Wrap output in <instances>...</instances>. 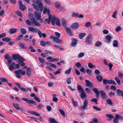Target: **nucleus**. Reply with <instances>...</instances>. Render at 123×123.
Returning a JSON list of instances; mask_svg holds the SVG:
<instances>
[{"label":"nucleus","mask_w":123,"mask_h":123,"mask_svg":"<svg viewBox=\"0 0 123 123\" xmlns=\"http://www.w3.org/2000/svg\"><path fill=\"white\" fill-rule=\"evenodd\" d=\"M33 2L34 3L32 4L33 6L34 9L36 10L34 12L35 17L42 23L43 19L41 18V12L43 10V5L39 0H33Z\"/></svg>","instance_id":"f257e3e1"},{"label":"nucleus","mask_w":123,"mask_h":123,"mask_svg":"<svg viewBox=\"0 0 123 123\" xmlns=\"http://www.w3.org/2000/svg\"><path fill=\"white\" fill-rule=\"evenodd\" d=\"M30 20L31 21L29 20H26V23L27 25H34L37 26H41V24L34 18H30Z\"/></svg>","instance_id":"f03ea898"},{"label":"nucleus","mask_w":123,"mask_h":123,"mask_svg":"<svg viewBox=\"0 0 123 123\" xmlns=\"http://www.w3.org/2000/svg\"><path fill=\"white\" fill-rule=\"evenodd\" d=\"M28 30L29 31L34 33H38L39 37H42V32L39 29L33 27H30L28 28Z\"/></svg>","instance_id":"7ed1b4c3"},{"label":"nucleus","mask_w":123,"mask_h":123,"mask_svg":"<svg viewBox=\"0 0 123 123\" xmlns=\"http://www.w3.org/2000/svg\"><path fill=\"white\" fill-rule=\"evenodd\" d=\"M88 100L86 99L84 100L83 105H82L79 107V109L81 111H83L84 110L86 109L87 108Z\"/></svg>","instance_id":"20e7f679"},{"label":"nucleus","mask_w":123,"mask_h":123,"mask_svg":"<svg viewBox=\"0 0 123 123\" xmlns=\"http://www.w3.org/2000/svg\"><path fill=\"white\" fill-rule=\"evenodd\" d=\"M49 38L53 40V41L58 43H62V40H60L59 38L57 37L52 35L50 36Z\"/></svg>","instance_id":"39448f33"},{"label":"nucleus","mask_w":123,"mask_h":123,"mask_svg":"<svg viewBox=\"0 0 123 123\" xmlns=\"http://www.w3.org/2000/svg\"><path fill=\"white\" fill-rule=\"evenodd\" d=\"M21 99L22 100L25 101L31 106V104H33L34 105L37 104L36 102L35 101L29 100L27 98H22Z\"/></svg>","instance_id":"423d86ee"},{"label":"nucleus","mask_w":123,"mask_h":123,"mask_svg":"<svg viewBox=\"0 0 123 123\" xmlns=\"http://www.w3.org/2000/svg\"><path fill=\"white\" fill-rule=\"evenodd\" d=\"M103 82L104 84H112L115 85H117V83L115 82L111 79L108 80L105 79H103Z\"/></svg>","instance_id":"0eeeda50"},{"label":"nucleus","mask_w":123,"mask_h":123,"mask_svg":"<svg viewBox=\"0 0 123 123\" xmlns=\"http://www.w3.org/2000/svg\"><path fill=\"white\" fill-rule=\"evenodd\" d=\"M92 36L89 35L86 37L85 42L86 45H90L92 43Z\"/></svg>","instance_id":"6e6552de"},{"label":"nucleus","mask_w":123,"mask_h":123,"mask_svg":"<svg viewBox=\"0 0 123 123\" xmlns=\"http://www.w3.org/2000/svg\"><path fill=\"white\" fill-rule=\"evenodd\" d=\"M100 92L101 94V97L102 98L104 99H106L107 98V96L105 91L103 90H100Z\"/></svg>","instance_id":"1a4fd4ad"},{"label":"nucleus","mask_w":123,"mask_h":123,"mask_svg":"<svg viewBox=\"0 0 123 123\" xmlns=\"http://www.w3.org/2000/svg\"><path fill=\"white\" fill-rule=\"evenodd\" d=\"M66 31L68 35L70 36H72L74 35V34L72 31L69 27H67L65 28Z\"/></svg>","instance_id":"9d476101"},{"label":"nucleus","mask_w":123,"mask_h":123,"mask_svg":"<svg viewBox=\"0 0 123 123\" xmlns=\"http://www.w3.org/2000/svg\"><path fill=\"white\" fill-rule=\"evenodd\" d=\"M85 81L86 82L85 85L86 86L91 88L93 87V85L89 80H86Z\"/></svg>","instance_id":"9b49d317"},{"label":"nucleus","mask_w":123,"mask_h":123,"mask_svg":"<svg viewBox=\"0 0 123 123\" xmlns=\"http://www.w3.org/2000/svg\"><path fill=\"white\" fill-rule=\"evenodd\" d=\"M79 27V24L77 23H75L72 24L70 26V27L72 29L76 30Z\"/></svg>","instance_id":"f8f14e48"},{"label":"nucleus","mask_w":123,"mask_h":123,"mask_svg":"<svg viewBox=\"0 0 123 123\" xmlns=\"http://www.w3.org/2000/svg\"><path fill=\"white\" fill-rule=\"evenodd\" d=\"M58 18L54 15H53L51 20V22L52 25H54L55 23V22L56 21Z\"/></svg>","instance_id":"ddd939ff"},{"label":"nucleus","mask_w":123,"mask_h":123,"mask_svg":"<svg viewBox=\"0 0 123 123\" xmlns=\"http://www.w3.org/2000/svg\"><path fill=\"white\" fill-rule=\"evenodd\" d=\"M92 90L96 94V98H98L99 96V92L98 89L96 88H94Z\"/></svg>","instance_id":"4468645a"},{"label":"nucleus","mask_w":123,"mask_h":123,"mask_svg":"<svg viewBox=\"0 0 123 123\" xmlns=\"http://www.w3.org/2000/svg\"><path fill=\"white\" fill-rule=\"evenodd\" d=\"M117 94L118 96H121L123 97V91L119 89H118L117 91Z\"/></svg>","instance_id":"2eb2a0df"},{"label":"nucleus","mask_w":123,"mask_h":123,"mask_svg":"<svg viewBox=\"0 0 123 123\" xmlns=\"http://www.w3.org/2000/svg\"><path fill=\"white\" fill-rule=\"evenodd\" d=\"M72 42L71 45L73 47H74L76 46L77 42V40L76 38H72Z\"/></svg>","instance_id":"dca6fc26"},{"label":"nucleus","mask_w":123,"mask_h":123,"mask_svg":"<svg viewBox=\"0 0 123 123\" xmlns=\"http://www.w3.org/2000/svg\"><path fill=\"white\" fill-rule=\"evenodd\" d=\"M112 38L111 35H107L105 37V39L107 40V42L108 43H110L111 41V39Z\"/></svg>","instance_id":"f3484780"},{"label":"nucleus","mask_w":123,"mask_h":123,"mask_svg":"<svg viewBox=\"0 0 123 123\" xmlns=\"http://www.w3.org/2000/svg\"><path fill=\"white\" fill-rule=\"evenodd\" d=\"M18 45L21 48L23 49H25L27 48V47L25 46V45L21 42L19 43L18 44Z\"/></svg>","instance_id":"a211bd4d"},{"label":"nucleus","mask_w":123,"mask_h":123,"mask_svg":"<svg viewBox=\"0 0 123 123\" xmlns=\"http://www.w3.org/2000/svg\"><path fill=\"white\" fill-rule=\"evenodd\" d=\"M12 104L13 106L16 109L18 110H19L20 109V108L19 106V104L13 102L12 103Z\"/></svg>","instance_id":"6ab92c4d"},{"label":"nucleus","mask_w":123,"mask_h":123,"mask_svg":"<svg viewBox=\"0 0 123 123\" xmlns=\"http://www.w3.org/2000/svg\"><path fill=\"white\" fill-rule=\"evenodd\" d=\"M80 98L82 99H83L85 98L86 96V93L84 91L81 92V93L80 95Z\"/></svg>","instance_id":"aec40b11"},{"label":"nucleus","mask_w":123,"mask_h":123,"mask_svg":"<svg viewBox=\"0 0 123 123\" xmlns=\"http://www.w3.org/2000/svg\"><path fill=\"white\" fill-rule=\"evenodd\" d=\"M21 70H18L15 71L14 72L16 74V75L18 78H19L21 76L20 75V74L21 72Z\"/></svg>","instance_id":"412c9836"},{"label":"nucleus","mask_w":123,"mask_h":123,"mask_svg":"<svg viewBox=\"0 0 123 123\" xmlns=\"http://www.w3.org/2000/svg\"><path fill=\"white\" fill-rule=\"evenodd\" d=\"M20 56L19 55L16 54H13L12 55V59L13 60H18V57Z\"/></svg>","instance_id":"4be33fe9"},{"label":"nucleus","mask_w":123,"mask_h":123,"mask_svg":"<svg viewBox=\"0 0 123 123\" xmlns=\"http://www.w3.org/2000/svg\"><path fill=\"white\" fill-rule=\"evenodd\" d=\"M26 74L28 77H30L31 75V69L30 68H27L26 70Z\"/></svg>","instance_id":"5701e85b"},{"label":"nucleus","mask_w":123,"mask_h":123,"mask_svg":"<svg viewBox=\"0 0 123 123\" xmlns=\"http://www.w3.org/2000/svg\"><path fill=\"white\" fill-rule=\"evenodd\" d=\"M62 25L64 27L66 26V20L64 18H62Z\"/></svg>","instance_id":"b1692460"},{"label":"nucleus","mask_w":123,"mask_h":123,"mask_svg":"<svg viewBox=\"0 0 123 123\" xmlns=\"http://www.w3.org/2000/svg\"><path fill=\"white\" fill-rule=\"evenodd\" d=\"M118 42L116 40H114L113 42V46L115 47H117L118 46Z\"/></svg>","instance_id":"393cba45"},{"label":"nucleus","mask_w":123,"mask_h":123,"mask_svg":"<svg viewBox=\"0 0 123 123\" xmlns=\"http://www.w3.org/2000/svg\"><path fill=\"white\" fill-rule=\"evenodd\" d=\"M77 89L78 91L80 92L84 91L82 88L81 86L80 85H78L77 86Z\"/></svg>","instance_id":"a878e982"},{"label":"nucleus","mask_w":123,"mask_h":123,"mask_svg":"<svg viewBox=\"0 0 123 123\" xmlns=\"http://www.w3.org/2000/svg\"><path fill=\"white\" fill-rule=\"evenodd\" d=\"M18 31L17 29L11 28L10 29V33L11 34H13L16 32Z\"/></svg>","instance_id":"bb28decb"},{"label":"nucleus","mask_w":123,"mask_h":123,"mask_svg":"<svg viewBox=\"0 0 123 123\" xmlns=\"http://www.w3.org/2000/svg\"><path fill=\"white\" fill-rule=\"evenodd\" d=\"M86 35V33H83L80 34L79 35V36L80 38L81 39H82Z\"/></svg>","instance_id":"cd10ccee"},{"label":"nucleus","mask_w":123,"mask_h":123,"mask_svg":"<svg viewBox=\"0 0 123 123\" xmlns=\"http://www.w3.org/2000/svg\"><path fill=\"white\" fill-rule=\"evenodd\" d=\"M49 121V123H58V122L55 120V119L53 118H50Z\"/></svg>","instance_id":"c85d7f7f"},{"label":"nucleus","mask_w":123,"mask_h":123,"mask_svg":"<svg viewBox=\"0 0 123 123\" xmlns=\"http://www.w3.org/2000/svg\"><path fill=\"white\" fill-rule=\"evenodd\" d=\"M18 62L19 63L22 61H25V60L23 59L22 57L19 56L18 58Z\"/></svg>","instance_id":"c756f323"},{"label":"nucleus","mask_w":123,"mask_h":123,"mask_svg":"<svg viewBox=\"0 0 123 123\" xmlns=\"http://www.w3.org/2000/svg\"><path fill=\"white\" fill-rule=\"evenodd\" d=\"M29 113L37 116H40V114L38 113L35 111H30Z\"/></svg>","instance_id":"7c9ffc66"},{"label":"nucleus","mask_w":123,"mask_h":123,"mask_svg":"<svg viewBox=\"0 0 123 123\" xmlns=\"http://www.w3.org/2000/svg\"><path fill=\"white\" fill-rule=\"evenodd\" d=\"M0 80L2 82H7L8 81V80L6 78H0Z\"/></svg>","instance_id":"2f4dec72"},{"label":"nucleus","mask_w":123,"mask_h":123,"mask_svg":"<svg viewBox=\"0 0 123 123\" xmlns=\"http://www.w3.org/2000/svg\"><path fill=\"white\" fill-rule=\"evenodd\" d=\"M2 41H5L7 42H9L11 40L10 38L8 37H4L2 39Z\"/></svg>","instance_id":"473e14b6"},{"label":"nucleus","mask_w":123,"mask_h":123,"mask_svg":"<svg viewBox=\"0 0 123 123\" xmlns=\"http://www.w3.org/2000/svg\"><path fill=\"white\" fill-rule=\"evenodd\" d=\"M114 79L117 84L119 85H120L121 83L120 80L117 77H115Z\"/></svg>","instance_id":"72a5a7b5"},{"label":"nucleus","mask_w":123,"mask_h":123,"mask_svg":"<svg viewBox=\"0 0 123 123\" xmlns=\"http://www.w3.org/2000/svg\"><path fill=\"white\" fill-rule=\"evenodd\" d=\"M72 103L74 106H77L78 104L77 102L75 101L74 99L73 98H72Z\"/></svg>","instance_id":"f704fd0d"},{"label":"nucleus","mask_w":123,"mask_h":123,"mask_svg":"<svg viewBox=\"0 0 123 123\" xmlns=\"http://www.w3.org/2000/svg\"><path fill=\"white\" fill-rule=\"evenodd\" d=\"M20 31L21 33L23 34H25L26 32V30L25 28H21Z\"/></svg>","instance_id":"c9c22d12"},{"label":"nucleus","mask_w":123,"mask_h":123,"mask_svg":"<svg viewBox=\"0 0 123 123\" xmlns=\"http://www.w3.org/2000/svg\"><path fill=\"white\" fill-rule=\"evenodd\" d=\"M106 102L108 104L111 105H112L113 103L111 99H108L106 100Z\"/></svg>","instance_id":"e433bc0d"},{"label":"nucleus","mask_w":123,"mask_h":123,"mask_svg":"<svg viewBox=\"0 0 123 123\" xmlns=\"http://www.w3.org/2000/svg\"><path fill=\"white\" fill-rule=\"evenodd\" d=\"M102 44V43L101 42L97 41L95 43V46L97 47H99V46H101Z\"/></svg>","instance_id":"4c0bfd02"},{"label":"nucleus","mask_w":123,"mask_h":123,"mask_svg":"<svg viewBox=\"0 0 123 123\" xmlns=\"http://www.w3.org/2000/svg\"><path fill=\"white\" fill-rule=\"evenodd\" d=\"M20 9L22 11H24L25 9V6L23 5L20 6H19Z\"/></svg>","instance_id":"58836bf2"},{"label":"nucleus","mask_w":123,"mask_h":123,"mask_svg":"<svg viewBox=\"0 0 123 123\" xmlns=\"http://www.w3.org/2000/svg\"><path fill=\"white\" fill-rule=\"evenodd\" d=\"M15 13H16L20 17H22V15L21 13L18 11H17L15 12Z\"/></svg>","instance_id":"ea45409f"},{"label":"nucleus","mask_w":123,"mask_h":123,"mask_svg":"<svg viewBox=\"0 0 123 123\" xmlns=\"http://www.w3.org/2000/svg\"><path fill=\"white\" fill-rule=\"evenodd\" d=\"M113 122L114 123H118V119L117 116H115V118L114 119Z\"/></svg>","instance_id":"a19ab883"},{"label":"nucleus","mask_w":123,"mask_h":123,"mask_svg":"<svg viewBox=\"0 0 123 123\" xmlns=\"http://www.w3.org/2000/svg\"><path fill=\"white\" fill-rule=\"evenodd\" d=\"M96 78L98 81L100 82L102 81L103 79V77L102 76L100 75H98L96 77Z\"/></svg>","instance_id":"79ce46f5"},{"label":"nucleus","mask_w":123,"mask_h":123,"mask_svg":"<svg viewBox=\"0 0 123 123\" xmlns=\"http://www.w3.org/2000/svg\"><path fill=\"white\" fill-rule=\"evenodd\" d=\"M40 45L43 46H45L46 45V43L43 41H41L40 43Z\"/></svg>","instance_id":"37998d69"},{"label":"nucleus","mask_w":123,"mask_h":123,"mask_svg":"<svg viewBox=\"0 0 123 123\" xmlns=\"http://www.w3.org/2000/svg\"><path fill=\"white\" fill-rule=\"evenodd\" d=\"M23 34L19 35L16 38V40L18 41L20 40L23 37Z\"/></svg>","instance_id":"c03bdc74"},{"label":"nucleus","mask_w":123,"mask_h":123,"mask_svg":"<svg viewBox=\"0 0 123 123\" xmlns=\"http://www.w3.org/2000/svg\"><path fill=\"white\" fill-rule=\"evenodd\" d=\"M71 70V68H70L66 70L65 72V74H70Z\"/></svg>","instance_id":"a18cd8bd"},{"label":"nucleus","mask_w":123,"mask_h":123,"mask_svg":"<svg viewBox=\"0 0 123 123\" xmlns=\"http://www.w3.org/2000/svg\"><path fill=\"white\" fill-rule=\"evenodd\" d=\"M58 110L61 113L62 115L64 117H65V113L62 110L59 109H58Z\"/></svg>","instance_id":"49530a36"},{"label":"nucleus","mask_w":123,"mask_h":123,"mask_svg":"<svg viewBox=\"0 0 123 123\" xmlns=\"http://www.w3.org/2000/svg\"><path fill=\"white\" fill-rule=\"evenodd\" d=\"M115 116H117L118 119H119L121 120H123V116L117 114H116Z\"/></svg>","instance_id":"de8ad7c7"},{"label":"nucleus","mask_w":123,"mask_h":123,"mask_svg":"<svg viewBox=\"0 0 123 123\" xmlns=\"http://www.w3.org/2000/svg\"><path fill=\"white\" fill-rule=\"evenodd\" d=\"M87 73L89 75H92V71L90 69H86V70Z\"/></svg>","instance_id":"09e8293b"},{"label":"nucleus","mask_w":123,"mask_h":123,"mask_svg":"<svg viewBox=\"0 0 123 123\" xmlns=\"http://www.w3.org/2000/svg\"><path fill=\"white\" fill-rule=\"evenodd\" d=\"M91 101L92 102H95V104H97L98 103V100L96 98H93L91 100Z\"/></svg>","instance_id":"8fccbe9b"},{"label":"nucleus","mask_w":123,"mask_h":123,"mask_svg":"<svg viewBox=\"0 0 123 123\" xmlns=\"http://www.w3.org/2000/svg\"><path fill=\"white\" fill-rule=\"evenodd\" d=\"M85 53L84 52H81L80 53L78 56L79 58H80L82 57L84 55Z\"/></svg>","instance_id":"3c124183"},{"label":"nucleus","mask_w":123,"mask_h":123,"mask_svg":"<svg viewBox=\"0 0 123 123\" xmlns=\"http://www.w3.org/2000/svg\"><path fill=\"white\" fill-rule=\"evenodd\" d=\"M50 21L47 18H46L44 20L43 23L46 24H47V23L49 24Z\"/></svg>","instance_id":"603ef678"},{"label":"nucleus","mask_w":123,"mask_h":123,"mask_svg":"<svg viewBox=\"0 0 123 123\" xmlns=\"http://www.w3.org/2000/svg\"><path fill=\"white\" fill-rule=\"evenodd\" d=\"M117 13V11L116 10L115 11L112 15V17L114 18H116Z\"/></svg>","instance_id":"864d4df0"},{"label":"nucleus","mask_w":123,"mask_h":123,"mask_svg":"<svg viewBox=\"0 0 123 123\" xmlns=\"http://www.w3.org/2000/svg\"><path fill=\"white\" fill-rule=\"evenodd\" d=\"M56 25L57 26H59L61 25L60 24V21L59 18H58V19H57V20L56 21Z\"/></svg>","instance_id":"5fc2aeb1"},{"label":"nucleus","mask_w":123,"mask_h":123,"mask_svg":"<svg viewBox=\"0 0 123 123\" xmlns=\"http://www.w3.org/2000/svg\"><path fill=\"white\" fill-rule=\"evenodd\" d=\"M72 78L71 77L69 78L67 80V83L68 84H70L71 83V80Z\"/></svg>","instance_id":"6e6d98bb"},{"label":"nucleus","mask_w":123,"mask_h":123,"mask_svg":"<svg viewBox=\"0 0 123 123\" xmlns=\"http://www.w3.org/2000/svg\"><path fill=\"white\" fill-rule=\"evenodd\" d=\"M39 60L40 63H44V60L43 58H42L41 57H39Z\"/></svg>","instance_id":"4d7b16f0"},{"label":"nucleus","mask_w":123,"mask_h":123,"mask_svg":"<svg viewBox=\"0 0 123 123\" xmlns=\"http://www.w3.org/2000/svg\"><path fill=\"white\" fill-rule=\"evenodd\" d=\"M115 94V93L112 92H111L109 93V95L111 97H113L114 96Z\"/></svg>","instance_id":"13d9d810"},{"label":"nucleus","mask_w":123,"mask_h":123,"mask_svg":"<svg viewBox=\"0 0 123 123\" xmlns=\"http://www.w3.org/2000/svg\"><path fill=\"white\" fill-rule=\"evenodd\" d=\"M93 108L94 109L97 111H101V109L100 108L97 106H93Z\"/></svg>","instance_id":"bf43d9fd"},{"label":"nucleus","mask_w":123,"mask_h":123,"mask_svg":"<svg viewBox=\"0 0 123 123\" xmlns=\"http://www.w3.org/2000/svg\"><path fill=\"white\" fill-rule=\"evenodd\" d=\"M122 29L120 26H117L115 29V31L117 32L120 31Z\"/></svg>","instance_id":"052dcab7"},{"label":"nucleus","mask_w":123,"mask_h":123,"mask_svg":"<svg viewBox=\"0 0 123 123\" xmlns=\"http://www.w3.org/2000/svg\"><path fill=\"white\" fill-rule=\"evenodd\" d=\"M88 67L90 68H93L95 67V66L92 65V64L90 63H89L88 64Z\"/></svg>","instance_id":"680f3d73"},{"label":"nucleus","mask_w":123,"mask_h":123,"mask_svg":"<svg viewBox=\"0 0 123 123\" xmlns=\"http://www.w3.org/2000/svg\"><path fill=\"white\" fill-rule=\"evenodd\" d=\"M55 6L56 8H60V3L58 2H56L55 3Z\"/></svg>","instance_id":"e2e57ef3"},{"label":"nucleus","mask_w":123,"mask_h":123,"mask_svg":"<svg viewBox=\"0 0 123 123\" xmlns=\"http://www.w3.org/2000/svg\"><path fill=\"white\" fill-rule=\"evenodd\" d=\"M49 10V9H47L46 7H45L43 12L44 14H46Z\"/></svg>","instance_id":"0e129e2a"},{"label":"nucleus","mask_w":123,"mask_h":123,"mask_svg":"<svg viewBox=\"0 0 123 123\" xmlns=\"http://www.w3.org/2000/svg\"><path fill=\"white\" fill-rule=\"evenodd\" d=\"M12 57L10 56L9 58L8 59H7V61L8 63L10 64L11 63V62H12Z\"/></svg>","instance_id":"69168bd1"},{"label":"nucleus","mask_w":123,"mask_h":123,"mask_svg":"<svg viewBox=\"0 0 123 123\" xmlns=\"http://www.w3.org/2000/svg\"><path fill=\"white\" fill-rule=\"evenodd\" d=\"M118 76L120 78H123V74L121 72H118Z\"/></svg>","instance_id":"338daca9"},{"label":"nucleus","mask_w":123,"mask_h":123,"mask_svg":"<svg viewBox=\"0 0 123 123\" xmlns=\"http://www.w3.org/2000/svg\"><path fill=\"white\" fill-rule=\"evenodd\" d=\"M44 1L46 3L49 5H51L52 3L49 0H44Z\"/></svg>","instance_id":"774afa93"}]
</instances>
